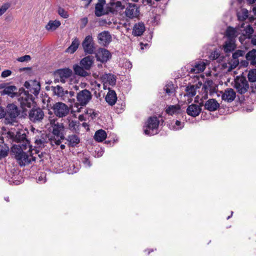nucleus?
<instances>
[{
    "mask_svg": "<svg viewBox=\"0 0 256 256\" xmlns=\"http://www.w3.org/2000/svg\"><path fill=\"white\" fill-rule=\"evenodd\" d=\"M124 6L120 1L117 2H110L107 4V10L108 14L109 13L115 14L120 10L124 9Z\"/></svg>",
    "mask_w": 256,
    "mask_h": 256,
    "instance_id": "nucleus-21",
    "label": "nucleus"
},
{
    "mask_svg": "<svg viewBox=\"0 0 256 256\" xmlns=\"http://www.w3.org/2000/svg\"><path fill=\"white\" fill-rule=\"evenodd\" d=\"M28 132L25 130H21L14 132H8V134L12 142L17 143L13 146H20L23 148H29V151H32V146L30 144V141L27 138Z\"/></svg>",
    "mask_w": 256,
    "mask_h": 256,
    "instance_id": "nucleus-3",
    "label": "nucleus"
},
{
    "mask_svg": "<svg viewBox=\"0 0 256 256\" xmlns=\"http://www.w3.org/2000/svg\"><path fill=\"white\" fill-rule=\"evenodd\" d=\"M246 58L250 65L256 66V50L252 49L248 52L246 54Z\"/></svg>",
    "mask_w": 256,
    "mask_h": 256,
    "instance_id": "nucleus-32",
    "label": "nucleus"
},
{
    "mask_svg": "<svg viewBox=\"0 0 256 256\" xmlns=\"http://www.w3.org/2000/svg\"><path fill=\"white\" fill-rule=\"evenodd\" d=\"M6 114V108L0 106V119L4 118L5 119Z\"/></svg>",
    "mask_w": 256,
    "mask_h": 256,
    "instance_id": "nucleus-52",
    "label": "nucleus"
},
{
    "mask_svg": "<svg viewBox=\"0 0 256 256\" xmlns=\"http://www.w3.org/2000/svg\"><path fill=\"white\" fill-rule=\"evenodd\" d=\"M248 87V82L245 78L242 77L236 80L234 88L239 94H245L247 92Z\"/></svg>",
    "mask_w": 256,
    "mask_h": 256,
    "instance_id": "nucleus-15",
    "label": "nucleus"
},
{
    "mask_svg": "<svg viewBox=\"0 0 256 256\" xmlns=\"http://www.w3.org/2000/svg\"><path fill=\"white\" fill-rule=\"evenodd\" d=\"M210 58L211 60H216L217 62H220L224 60V56L221 54L218 50H216L211 52Z\"/></svg>",
    "mask_w": 256,
    "mask_h": 256,
    "instance_id": "nucleus-36",
    "label": "nucleus"
},
{
    "mask_svg": "<svg viewBox=\"0 0 256 256\" xmlns=\"http://www.w3.org/2000/svg\"><path fill=\"white\" fill-rule=\"evenodd\" d=\"M166 112L169 115L182 114L180 106L178 104L170 105L166 108Z\"/></svg>",
    "mask_w": 256,
    "mask_h": 256,
    "instance_id": "nucleus-25",
    "label": "nucleus"
},
{
    "mask_svg": "<svg viewBox=\"0 0 256 256\" xmlns=\"http://www.w3.org/2000/svg\"><path fill=\"white\" fill-rule=\"evenodd\" d=\"M202 85V83L198 82V84L196 85L190 84L186 88L187 96L190 98L194 96L196 94V90L199 88Z\"/></svg>",
    "mask_w": 256,
    "mask_h": 256,
    "instance_id": "nucleus-28",
    "label": "nucleus"
},
{
    "mask_svg": "<svg viewBox=\"0 0 256 256\" xmlns=\"http://www.w3.org/2000/svg\"><path fill=\"white\" fill-rule=\"evenodd\" d=\"M12 74V71L8 70H5L2 72L1 76L6 78Z\"/></svg>",
    "mask_w": 256,
    "mask_h": 256,
    "instance_id": "nucleus-53",
    "label": "nucleus"
},
{
    "mask_svg": "<svg viewBox=\"0 0 256 256\" xmlns=\"http://www.w3.org/2000/svg\"><path fill=\"white\" fill-rule=\"evenodd\" d=\"M94 57L92 56H86L80 61V66L75 64L73 68L76 74L86 77L89 76L90 74L86 72L90 70L94 64Z\"/></svg>",
    "mask_w": 256,
    "mask_h": 256,
    "instance_id": "nucleus-4",
    "label": "nucleus"
},
{
    "mask_svg": "<svg viewBox=\"0 0 256 256\" xmlns=\"http://www.w3.org/2000/svg\"><path fill=\"white\" fill-rule=\"evenodd\" d=\"M244 54V50H238L232 54V58L234 59H238L239 57L243 56Z\"/></svg>",
    "mask_w": 256,
    "mask_h": 256,
    "instance_id": "nucleus-46",
    "label": "nucleus"
},
{
    "mask_svg": "<svg viewBox=\"0 0 256 256\" xmlns=\"http://www.w3.org/2000/svg\"><path fill=\"white\" fill-rule=\"evenodd\" d=\"M50 141L49 136L46 134L38 133L34 138L35 148H32V151L34 150L35 154L40 153V150L38 148H44L46 144Z\"/></svg>",
    "mask_w": 256,
    "mask_h": 256,
    "instance_id": "nucleus-8",
    "label": "nucleus"
},
{
    "mask_svg": "<svg viewBox=\"0 0 256 256\" xmlns=\"http://www.w3.org/2000/svg\"><path fill=\"white\" fill-rule=\"evenodd\" d=\"M31 58L29 55H25L23 56L18 58L17 60L20 62H28L30 60Z\"/></svg>",
    "mask_w": 256,
    "mask_h": 256,
    "instance_id": "nucleus-51",
    "label": "nucleus"
},
{
    "mask_svg": "<svg viewBox=\"0 0 256 256\" xmlns=\"http://www.w3.org/2000/svg\"><path fill=\"white\" fill-rule=\"evenodd\" d=\"M80 45V40L78 38H75L72 42L70 46L66 50V52L73 54L78 48Z\"/></svg>",
    "mask_w": 256,
    "mask_h": 256,
    "instance_id": "nucleus-38",
    "label": "nucleus"
},
{
    "mask_svg": "<svg viewBox=\"0 0 256 256\" xmlns=\"http://www.w3.org/2000/svg\"><path fill=\"white\" fill-rule=\"evenodd\" d=\"M27 148H23L20 146H12L11 150L12 152L14 154V158L16 159L18 163L21 166L28 165L32 162L36 161V158L33 156L32 154V151L28 150L30 154H28V152L24 150Z\"/></svg>",
    "mask_w": 256,
    "mask_h": 256,
    "instance_id": "nucleus-2",
    "label": "nucleus"
},
{
    "mask_svg": "<svg viewBox=\"0 0 256 256\" xmlns=\"http://www.w3.org/2000/svg\"><path fill=\"white\" fill-rule=\"evenodd\" d=\"M105 5L106 0H98L95 6L94 14L96 16L100 17L108 14L107 4L104 8Z\"/></svg>",
    "mask_w": 256,
    "mask_h": 256,
    "instance_id": "nucleus-17",
    "label": "nucleus"
},
{
    "mask_svg": "<svg viewBox=\"0 0 256 256\" xmlns=\"http://www.w3.org/2000/svg\"><path fill=\"white\" fill-rule=\"evenodd\" d=\"M38 158H40V161H42L43 160L42 158L44 157V156L46 154V153L42 152L40 154L38 153Z\"/></svg>",
    "mask_w": 256,
    "mask_h": 256,
    "instance_id": "nucleus-57",
    "label": "nucleus"
},
{
    "mask_svg": "<svg viewBox=\"0 0 256 256\" xmlns=\"http://www.w3.org/2000/svg\"><path fill=\"white\" fill-rule=\"evenodd\" d=\"M250 4H252L256 2V0H247Z\"/></svg>",
    "mask_w": 256,
    "mask_h": 256,
    "instance_id": "nucleus-63",
    "label": "nucleus"
},
{
    "mask_svg": "<svg viewBox=\"0 0 256 256\" xmlns=\"http://www.w3.org/2000/svg\"><path fill=\"white\" fill-rule=\"evenodd\" d=\"M252 11L256 14V6L253 8Z\"/></svg>",
    "mask_w": 256,
    "mask_h": 256,
    "instance_id": "nucleus-64",
    "label": "nucleus"
},
{
    "mask_svg": "<svg viewBox=\"0 0 256 256\" xmlns=\"http://www.w3.org/2000/svg\"><path fill=\"white\" fill-rule=\"evenodd\" d=\"M250 63L248 61V60H242L241 62H240V64H241V65L244 66H247L248 64Z\"/></svg>",
    "mask_w": 256,
    "mask_h": 256,
    "instance_id": "nucleus-56",
    "label": "nucleus"
},
{
    "mask_svg": "<svg viewBox=\"0 0 256 256\" xmlns=\"http://www.w3.org/2000/svg\"><path fill=\"white\" fill-rule=\"evenodd\" d=\"M72 74V70L69 68L58 69L54 72L56 77L54 82H57L60 81L62 83H64L66 80L70 78Z\"/></svg>",
    "mask_w": 256,
    "mask_h": 256,
    "instance_id": "nucleus-12",
    "label": "nucleus"
},
{
    "mask_svg": "<svg viewBox=\"0 0 256 256\" xmlns=\"http://www.w3.org/2000/svg\"><path fill=\"white\" fill-rule=\"evenodd\" d=\"M22 118L20 110L14 104H9L6 106V114L4 122L6 124L14 125L17 122V118Z\"/></svg>",
    "mask_w": 256,
    "mask_h": 256,
    "instance_id": "nucleus-5",
    "label": "nucleus"
},
{
    "mask_svg": "<svg viewBox=\"0 0 256 256\" xmlns=\"http://www.w3.org/2000/svg\"><path fill=\"white\" fill-rule=\"evenodd\" d=\"M252 92H256V86H252Z\"/></svg>",
    "mask_w": 256,
    "mask_h": 256,
    "instance_id": "nucleus-62",
    "label": "nucleus"
},
{
    "mask_svg": "<svg viewBox=\"0 0 256 256\" xmlns=\"http://www.w3.org/2000/svg\"><path fill=\"white\" fill-rule=\"evenodd\" d=\"M239 60L238 59H232L230 60V68L234 69L239 64Z\"/></svg>",
    "mask_w": 256,
    "mask_h": 256,
    "instance_id": "nucleus-50",
    "label": "nucleus"
},
{
    "mask_svg": "<svg viewBox=\"0 0 256 256\" xmlns=\"http://www.w3.org/2000/svg\"><path fill=\"white\" fill-rule=\"evenodd\" d=\"M106 101L110 106L114 105L117 100L116 94L114 90H109L105 98Z\"/></svg>",
    "mask_w": 256,
    "mask_h": 256,
    "instance_id": "nucleus-29",
    "label": "nucleus"
},
{
    "mask_svg": "<svg viewBox=\"0 0 256 256\" xmlns=\"http://www.w3.org/2000/svg\"><path fill=\"white\" fill-rule=\"evenodd\" d=\"M241 30H240L239 28L236 27L234 28L232 26H229L227 28L226 31V35L228 40H234L235 38L240 34Z\"/></svg>",
    "mask_w": 256,
    "mask_h": 256,
    "instance_id": "nucleus-22",
    "label": "nucleus"
},
{
    "mask_svg": "<svg viewBox=\"0 0 256 256\" xmlns=\"http://www.w3.org/2000/svg\"><path fill=\"white\" fill-rule=\"evenodd\" d=\"M145 30L144 24L142 22H139L134 24L132 30V34L134 36L142 35Z\"/></svg>",
    "mask_w": 256,
    "mask_h": 256,
    "instance_id": "nucleus-30",
    "label": "nucleus"
},
{
    "mask_svg": "<svg viewBox=\"0 0 256 256\" xmlns=\"http://www.w3.org/2000/svg\"><path fill=\"white\" fill-rule=\"evenodd\" d=\"M16 97L18 101L22 110V116L26 118L27 116L26 108H31L36 104L34 98L32 94L28 93V91H26L22 88H20L18 94Z\"/></svg>",
    "mask_w": 256,
    "mask_h": 256,
    "instance_id": "nucleus-1",
    "label": "nucleus"
},
{
    "mask_svg": "<svg viewBox=\"0 0 256 256\" xmlns=\"http://www.w3.org/2000/svg\"><path fill=\"white\" fill-rule=\"evenodd\" d=\"M106 136L107 134L105 130L100 129L96 131L94 136V138L96 142H102L106 138Z\"/></svg>",
    "mask_w": 256,
    "mask_h": 256,
    "instance_id": "nucleus-35",
    "label": "nucleus"
},
{
    "mask_svg": "<svg viewBox=\"0 0 256 256\" xmlns=\"http://www.w3.org/2000/svg\"><path fill=\"white\" fill-rule=\"evenodd\" d=\"M248 78L250 82H256V69L250 70L248 72Z\"/></svg>",
    "mask_w": 256,
    "mask_h": 256,
    "instance_id": "nucleus-43",
    "label": "nucleus"
},
{
    "mask_svg": "<svg viewBox=\"0 0 256 256\" xmlns=\"http://www.w3.org/2000/svg\"><path fill=\"white\" fill-rule=\"evenodd\" d=\"M51 90L54 95L60 98L62 100L66 101V96L68 94V90H64L62 87L59 85L56 86H52Z\"/></svg>",
    "mask_w": 256,
    "mask_h": 256,
    "instance_id": "nucleus-20",
    "label": "nucleus"
},
{
    "mask_svg": "<svg viewBox=\"0 0 256 256\" xmlns=\"http://www.w3.org/2000/svg\"><path fill=\"white\" fill-rule=\"evenodd\" d=\"M58 12L60 16L64 18H66L68 17V12L66 11L63 8L59 7L58 10Z\"/></svg>",
    "mask_w": 256,
    "mask_h": 256,
    "instance_id": "nucleus-47",
    "label": "nucleus"
},
{
    "mask_svg": "<svg viewBox=\"0 0 256 256\" xmlns=\"http://www.w3.org/2000/svg\"><path fill=\"white\" fill-rule=\"evenodd\" d=\"M164 91L168 96H170L174 92V88L172 82L167 84L164 88Z\"/></svg>",
    "mask_w": 256,
    "mask_h": 256,
    "instance_id": "nucleus-42",
    "label": "nucleus"
},
{
    "mask_svg": "<svg viewBox=\"0 0 256 256\" xmlns=\"http://www.w3.org/2000/svg\"><path fill=\"white\" fill-rule=\"evenodd\" d=\"M80 122L78 120H71L69 122V128L71 130L76 131L78 130Z\"/></svg>",
    "mask_w": 256,
    "mask_h": 256,
    "instance_id": "nucleus-44",
    "label": "nucleus"
},
{
    "mask_svg": "<svg viewBox=\"0 0 256 256\" xmlns=\"http://www.w3.org/2000/svg\"><path fill=\"white\" fill-rule=\"evenodd\" d=\"M52 109L54 115L60 118L66 116L70 112L68 106L62 102H56Z\"/></svg>",
    "mask_w": 256,
    "mask_h": 256,
    "instance_id": "nucleus-9",
    "label": "nucleus"
},
{
    "mask_svg": "<svg viewBox=\"0 0 256 256\" xmlns=\"http://www.w3.org/2000/svg\"><path fill=\"white\" fill-rule=\"evenodd\" d=\"M92 94L88 90L80 91L76 95L77 100L81 106H86L92 100Z\"/></svg>",
    "mask_w": 256,
    "mask_h": 256,
    "instance_id": "nucleus-13",
    "label": "nucleus"
},
{
    "mask_svg": "<svg viewBox=\"0 0 256 256\" xmlns=\"http://www.w3.org/2000/svg\"><path fill=\"white\" fill-rule=\"evenodd\" d=\"M94 54L96 60L103 64L107 62L108 61L112 58V56L109 50L102 48H99Z\"/></svg>",
    "mask_w": 256,
    "mask_h": 256,
    "instance_id": "nucleus-14",
    "label": "nucleus"
},
{
    "mask_svg": "<svg viewBox=\"0 0 256 256\" xmlns=\"http://www.w3.org/2000/svg\"><path fill=\"white\" fill-rule=\"evenodd\" d=\"M82 162L86 166L90 167L91 166V163L89 159L87 158H84L82 159Z\"/></svg>",
    "mask_w": 256,
    "mask_h": 256,
    "instance_id": "nucleus-54",
    "label": "nucleus"
},
{
    "mask_svg": "<svg viewBox=\"0 0 256 256\" xmlns=\"http://www.w3.org/2000/svg\"><path fill=\"white\" fill-rule=\"evenodd\" d=\"M238 20L240 21H244L248 16V12L246 9H242L240 12L237 14Z\"/></svg>",
    "mask_w": 256,
    "mask_h": 256,
    "instance_id": "nucleus-41",
    "label": "nucleus"
},
{
    "mask_svg": "<svg viewBox=\"0 0 256 256\" xmlns=\"http://www.w3.org/2000/svg\"><path fill=\"white\" fill-rule=\"evenodd\" d=\"M17 88L14 86H8L2 91L0 92L1 96L8 95L11 98L17 96L18 92H17Z\"/></svg>",
    "mask_w": 256,
    "mask_h": 256,
    "instance_id": "nucleus-23",
    "label": "nucleus"
},
{
    "mask_svg": "<svg viewBox=\"0 0 256 256\" xmlns=\"http://www.w3.org/2000/svg\"><path fill=\"white\" fill-rule=\"evenodd\" d=\"M98 43L104 46H108L112 42V37L108 31H103L98 35Z\"/></svg>",
    "mask_w": 256,
    "mask_h": 256,
    "instance_id": "nucleus-18",
    "label": "nucleus"
},
{
    "mask_svg": "<svg viewBox=\"0 0 256 256\" xmlns=\"http://www.w3.org/2000/svg\"><path fill=\"white\" fill-rule=\"evenodd\" d=\"M236 48V44H234V40H229L226 41L224 44L223 45V49L225 52H230Z\"/></svg>",
    "mask_w": 256,
    "mask_h": 256,
    "instance_id": "nucleus-34",
    "label": "nucleus"
},
{
    "mask_svg": "<svg viewBox=\"0 0 256 256\" xmlns=\"http://www.w3.org/2000/svg\"><path fill=\"white\" fill-rule=\"evenodd\" d=\"M219 106V104L216 100L213 98L208 100L204 104L205 109L210 112H214L216 110Z\"/></svg>",
    "mask_w": 256,
    "mask_h": 256,
    "instance_id": "nucleus-26",
    "label": "nucleus"
},
{
    "mask_svg": "<svg viewBox=\"0 0 256 256\" xmlns=\"http://www.w3.org/2000/svg\"><path fill=\"white\" fill-rule=\"evenodd\" d=\"M44 112L42 108L38 107L32 108L27 114L29 120L34 123L41 122L44 118Z\"/></svg>",
    "mask_w": 256,
    "mask_h": 256,
    "instance_id": "nucleus-10",
    "label": "nucleus"
},
{
    "mask_svg": "<svg viewBox=\"0 0 256 256\" xmlns=\"http://www.w3.org/2000/svg\"><path fill=\"white\" fill-rule=\"evenodd\" d=\"M147 4L152 6L154 4V0H146Z\"/></svg>",
    "mask_w": 256,
    "mask_h": 256,
    "instance_id": "nucleus-60",
    "label": "nucleus"
},
{
    "mask_svg": "<svg viewBox=\"0 0 256 256\" xmlns=\"http://www.w3.org/2000/svg\"><path fill=\"white\" fill-rule=\"evenodd\" d=\"M206 68V64L204 62H200L196 63L194 66L190 68V72L191 74H198L202 72Z\"/></svg>",
    "mask_w": 256,
    "mask_h": 256,
    "instance_id": "nucleus-31",
    "label": "nucleus"
},
{
    "mask_svg": "<svg viewBox=\"0 0 256 256\" xmlns=\"http://www.w3.org/2000/svg\"><path fill=\"white\" fill-rule=\"evenodd\" d=\"M236 96L235 92L232 88H227L222 94V99L228 102H232Z\"/></svg>",
    "mask_w": 256,
    "mask_h": 256,
    "instance_id": "nucleus-24",
    "label": "nucleus"
},
{
    "mask_svg": "<svg viewBox=\"0 0 256 256\" xmlns=\"http://www.w3.org/2000/svg\"><path fill=\"white\" fill-rule=\"evenodd\" d=\"M8 148H4L0 146V158L6 157L8 154Z\"/></svg>",
    "mask_w": 256,
    "mask_h": 256,
    "instance_id": "nucleus-48",
    "label": "nucleus"
},
{
    "mask_svg": "<svg viewBox=\"0 0 256 256\" xmlns=\"http://www.w3.org/2000/svg\"><path fill=\"white\" fill-rule=\"evenodd\" d=\"M82 46L86 54H92L95 53V44L92 36H86L82 42Z\"/></svg>",
    "mask_w": 256,
    "mask_h": 256,
    "instance_id": "nucleus-11",
    "label": "nucleus"
},
{
    "mask_svg": "<svg viewBox=\"0 0 256 256\" xmlns=\"http://www.w3.org/2000/svg\"><path fill=\"white\" fill-rule=\"evenodd\" d=\"M69 146L72 147L76 146L80 142V138L78 136L73 134L70 135L66 138Z\"/></svg>",
    "mask_w": 256,
    "mask_h": 256,
    "instance_id": "nucleus-33",
    "label": "nucleus"
},
{
    "mask_svg": "<svg viewBox=\"0 0 256 256\" xmlns=\"http://www.w3.org/2000/svg\"><path fill=\"white\" fill-rule=\"evenodd\" d=\"M140 14V10L136 4H128L125 10L126 16L130 18H137Z\"/></svg>",
    "mask_w": 256,
    "mask_h": 256,
    "instance_id": "nucleus-19",
    "label": "nucleus"
},
{
    "mask_svg": "<svg viewBox=\"0 0 256 256\" xmlns=\"http://www.w3.org/2000/svg\"><path fill=\"white\" fill-rule=\"evenodd\" d=\"M50 125L52 128V134L59 138L58 140H56L53 141H51L52 144V142H54L56 145H60L61 143V140L64 139L65 135V128L63 123H60L56 121V120L53 119L50 120Z\"/></svg>",
    "mask_w": 256,
    "mask_h": 256,
    "instance_id": "nucleus-6",
    "label": "nucleus"
},
{
    "mask_svg": "<svg viewBox=\"0 0 256 256\" xmlns=\"http://www.w3.org/2000/svg\"><path fill=\"white\" fill-rule=\"evenodd\" d=\"M24 86L28 89L26 91H28V93L30 92L36 96H37L40 93V82L36 80L26 81L24 82Z\"/></svg>",
    "mask_w": 256,
    "mask_h": 256,
    "instance_id": "nucleus-16",
    "label": "nucleus"
},
{
    "mask_svg": "<svg viewBox=\"0 0 256 256\" xmlns=\"http://www.w3.org/2000/svg\"><path fill=\"white\" fill-rule=\"evenodd\" d=\"M10 4L9 2L4 3L0 8V16L4 14L6 11L10 8Z\"/></svg>",
    "mask_w": 256,
    "mask_h": 256,
    "instance_id": "nucleus-45",
    "label": "nucleus"
},
{
    "mask_svg": "<svg viewBox=\"0 0 256 256\" xmlns=\"http://www.w3.org/2000/svg\"><path fill=\"white\" fill-rule=\"evenodd\" d=\"M251 42L252 44L256 46V35L252 38Z\"/></svg>",
    "mask_w": 256,
    "mask_h": 256,
    "instance_id": "nucleus-58",
    "label": "nucleus"
},
{
    "mask_svg": "<svg viewBox=\"0 0 256 256\" xmlns=\"http://www.w3.org/2000/svg\"><path fill=\"white\" fill-rule=\"evenodd\" d=\"M45 178V175L44 174H41L40 176L38 178V180L39 182H41L43 180V178Z\"/></svg>",
    "mask_w": 256,
    "mask_h": 256,
    "instance_id": "nucleus-61",
    "label": "nucleus"
},
{
    "mask_svg": "<svg viewBox=\"0 0 256 256\" xmlns=\"http://www.w3.org/2000/svg\"><path fill=\"white\" fill-rule=\"evenodd\" d=\"M244 33H243V36H244L248 38H252L254 33V29L251 26L250 24L248 25L247 26L244 28Z\"/></svg>",
    "mask_w": 256,
    "mask_h": 256,
    "instance_id": "nucleus-40",
    "label": "nucleus"
},
{
    "mask_svg": "<svg viewBox=\"0 0 256 256\" xmlns=\"http://www.w3.org/2000/svg\"><path fill=\"white\" fill-rule=\"evenodd\" d=\"M6 86V83H2L0 84V90L4 89Z\"/></svg>",
    "mask_w": 256,
    "mask_h": 256,
    "instance_id": "nucleus-59",
    "label": "nucleus"
},
{
    "mask_svg": "<svg viewBox=\"0 0 256 256\" xmlns=\"http://www.w3.org/2000/svg\"><path fill=\"white\" fill-rule=\"evenodd\" d=\"M74 92L72 91H70V92L68 91V94L66 96V101L69 100L70 98L72 97L73 96H74Z\"/></svg>",
    "mask_w": 256,
    "mask_h": 256,
    "instance_id": "nucleus-55",
    "label": "nucleus"
},
{
    "mask_svg": "<svg viewBox=\"0 0 256 256\" xmlns=\"http://www.w3.org/2000/svg\"><path fill=\"white\" fill-rule=\"evenodd\" d=\"M104 82H108L110 85L114 86L116 84V79L114 76L111 74H105L102 76Z\"/></svg>",
    "mask_w": 256,
    "mask_h": 256,
    "instance_id": "nucleus-37",
    "label": "nucleus"
},
{
    "mask_svg": "<svg viewBox=\"0 0 256 256\" xmlns=\"http://www.w3.org/2000/svg\"><path fill=\"white\" fill-rule=\"evenodd\" d=\"M183 127L184 123H182L180 121L177 120L175 122V124L174 126L173 129L176 130L182 129Z\"/></svg>",
    "mask_w": 256,
    "mask_h": 256,
    "instance_id": "nucleus-49",
    "label": "nucleus"
},
{
    "mask_svg": "<svg viewBox=\"0 0 256 256\" xmlns=\"http://www.w3.org/2000/svg\"><path fill=\"white\" fill-rule=\"evenodd\" d=\"M60 25V22L58 20H50L46 25V28L48 30H54L58 28Z\"/></svg>",
    "mask_w": 256,
    "mask_h": 256,
    "instance_id": "nucleus-39",
    "label": "nucleus"
},
{
    "mask_svg": "<svg viewBox=\"0 0 256 256\" xmlns=\"http://www.w3.org/2000/svg\"><path fill=\"white\" fill-rule=\"evenodd\" d=\"M200 111L201 108L198 105L194 104L190 105L186 109L187 114L193 117L198 116L200 112Z\"/></svg>",
    "mask_w": 256,
    "mask_h": 256,
    "instance_id": "nucleus-27",
    "label": "nucleus"
},
{
    "mask_svg": "<svg viewBox=\"0 0 256 256\" xmlns=\"http://www.w3.org/2000/svg\"><path fill=\"white\" fill-rule=\"evenodd\" d=\"M160 122L156 117H150L146 122V128L144 133L148 136H154L158 134V128Z\"/></svg>",
    "mask_w": 256,
    "mask_h": 256,
    "instance_id": "nucleus-7",
    "label": "nucleus"
}]
</instances>
